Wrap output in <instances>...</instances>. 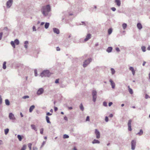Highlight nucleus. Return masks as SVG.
I'll list each match as a JSON object with an SVG mask.
<instances>
[{
    "mask_svg": "<svg viewBox=\"0 0 150 150\" xmlns=\"http://www.w3.org/2000/svg\"><path fill=\"white\" fill-rule=\"evenodd\" d=\"M17 138L19 141H21L22 140V138L21 135H18L17 136Z\"/></svg>",
    "mask_w": 150,
    "mask_h": 150,
    "instance_id": "c85d7f7f",
    "label": "nucleus"
},
{
    "mask_svg": "<svg viewBox=\"0 0 150 150\" xmlns=\"http://www.w3.org/2000/svg\"><path fill=\"white\" fill-rule=\"evenodd\" d=\"M33 31H36V29L35 27V26H33Z\"/></svg>",
    "mask_w": 150,
    "mask_h": 150,
    "instance_id": "603ef678",
    "label": "nucleus"
},
{
    "mask_svg": "<svg viewBox=\"0 0 150 150\" xmlns=\"http://www.w3.org/2000/svg\"><path fill=\"white\" fill-rule=\"evenodd\" d=\"M92 59L91 58H88L87 59L85 60L83 62V67L85 68L91 62Z\"/></svg>",
    "mask_w": 150,
    "mask_h": 150,
    "instance_id": "7ed1b4c3",
    "label": "nucleus"
},
{
    "mask_svg": "<svg viewBox=\"0 0 150 150\" xmlns=\"http://www.w3.org/2000/svg\"><path fill=\"white\" fill-rule=\"evenodd\" d=\"M132 122V120L131 119L129 120L128 123V130L129 131H131L132 129L131 128V123Z\"/></svg>",
    "mask_w": 150,
    "mask_h": 150,
    "instance_id": "6e6552de",
    "label": "nucleus"
},
{
    "mask_svg": "<svg viewBox=\"0 0 150 150\" xmlns=\"http://www.w3.org/2000/svg\"><path fill=\"white\" fill-rule=\"evenodd\" d=\"M35 75V76H36L38 75L37 71L36 70H35L34 71Z\"/></svg>",
    "mask_w": 150,
    "mask_h": 150,
    "instance_id": "37998d69",
    "label": "nucleus"
},
{
    "mask_svg": "<svg viewBox=\"0 0 150 150\" xmlns=\"http://www.w3.org/2000/svg\"><path fill=\"white\" fill-rule=\"evenodd\" d=\"M112 102H110L108 103L109 106H110L112 104Z\"/></svg>",
    "mask_w": 150,
    "mask_h": 150,
    "instance_id": "4d7b16f0",
    "label": "nucleus"
},
{
    "mask_svg": "<svg viewBox=\"0 0 150 150\" xmlns=\"http://www.w3.org/2000/svg\"><path fill=\"white\" fill-rule=\"evenodd\" d=\"M28 146L29 148L30 149H31V146H32V144L31 143H29L28 144Z\"/></svg>",
    "mask_w": 150,
    "mask_h": 150,
    "instance_id": "ea45409f",
    "label": "nucleus"
},
{
    "mask_svg": "<svg viewBox=\"0 0 150 150\" xmlns=\"http://www.w3.org/2000/svg\"><path fill=\"white\" fill-rule=\"evenodd\" d=\"M116 50L117 52H119L120 51V50L118 47H116Z\"/></svg>",
    "mask_w": 150,
    "mask_h": 150,
    "instance_id": "6e6d98bb",
    "label": "nucleus"
},
{
    "mask_svg": "<svg viewBox=\"0 0 150 150\" xmlns=\"http://www.w3.org/2000/svg\"><path fill=\"white\" fill-rule=\"evenodd\" d=\"M112 50V47H108L106 50V51L108 53L110 52Z\"/></svg>",
    "mask_w": 150,
    "mask_h": 150,
    "instance_id": "a211bd4d",
    "label": "nucleus"
},
{
    "mask_svg": "<svg viewBox=\"0 0 150 150\" xmlns=\"http://www.w3.org/2000/svg\"><path fill=\"white\" fill-rule=\"evenodd\" d=\"M64 119L65 120L67 121L68 120V119L67 117L66 116H65L64 117Z\"/></svg>",
    "mask_w": 150,
    "mask_h": 150,
    "instance_id": "e2e57ef3",
    "label": "nucleus"
},
{
    "mask_svg": "<svg viewBox=\"0 0 150 150\" xmlns=\"http://www.w3.org/2000/svg\"><path fill=\"white\" fill-rule=\"evenodd\" d=\"M6 62H4L3 63V68L4 69H5L6 68Z\"/></svg>",
    "mask_w": 150,
    "mask_h": 150,
    "instance_id": "bb28decb",
    "label": "nucleus"
},
{
    "mask_svg": "<svg viewBox=\"0 0 150 150\" xmlns=\"http://www.w3.org/2000/svg\"><path fill=\"white\" fill-rule=\"evenodd\" d=\"M80 108L82 111L83 110L84 108L82 103L80 105Z\"/></svg>",
    "mask_w": 150,
    "mask_h": 150,
    "instance_id": "473e14b6",
    "label": "nucleus"
},
{
    "mask_svg": "<svg viewBox=\"0 0 150 150\" xmlns=\"http://www.w3.org/2000/svg\"><path fill=\"white\" fill-rule=\"evenodd\" d=\"M31 126L32 129L34 130L35 131H37V129L35 125H31Z\"/></svg>",
    "mask_w": 150,
    "mask_h": 150,
    "instance_id": "4be33fe9",
    "label": "nucleus"
},
{
    "mask_svg": "<svg viewBox=\"0 0 150 150\" xmlns=\"http://www.w3.org/2000/svg\"><path fill=\"white\" fill-rule=\"evenodd\" d=\"M91 35L90 34H88L86 36V38L84 39V41H87L89 40L91 38Z\"/></svg>",
    "mask_w": 150,
    "mask_h": 150,
    "instance_id": "9b49d317",
    "label": "nucleus"
},
{
    "mask_svg": "<svg viewBox=\"0 0 150 150\" xmlns=\"http://www.w3.org/2000/svg\"><path fill=\"white\" fill-rule=\"evenodd\" d=\"M141 49L143 52H145L146 51V47L145 46H142L141 47Z\"/></svg>",
    "mask_w": 150,
    "mask_h": 150,
    "instance_id": "e433bc0d",
    "label": "nucleus"
},
{
    "mask_svg": "<svg viewBox=\"0 0 150 150\" xmlns=\"http://www.w3.org/2000/svg\"><path fill=\"white\" fill-rule=\"evenodd\" d=\"M35 106L34 105H32L29 108V112H32L33 110L34 109Z\"/></svg>",
    "mask_w": 150,
    "mask_h": 150,
    "instance_id": "dca6fc26",
    "label": "nucleus"
},
{
    "mask_svg": "<svg viewBox=\"0 0 150 150\" xmlns=\"http://www.w3.org/2000/svg\"><path fill=\"white\" fill-rule=\"evenodd\" d=\"M105 120L106 122H108V117H105Z\"/></svg>",
    "mask_w": 150,
    "mask_h": 150,
    "instance_id": "de8ad7c7",
    "label": "nucleus"
},
{
    "mask_svg": "<svg viewBox=\"0 0 150 150\" xmlns=\"http://www.w3.org/2000/svg\"><path fill=\"white\" fill-rule=\"evenodd\" d=\"M26 147V146L25 145H24L20 150H25Z\"/></svg>",
    "mask_w": 150,
    "mask_h": 150,
    "instance_id": "c9c22d12",
    "label": "nucleus"
},
{
    "mask_svg": "<svg viewBox=\"0 0 150 150\" xmlns=\"http://www.w3.org/2000/svg\"><path fill=\"white\" fill-rule=\"evenodd\" d=\"M89 117L87 116L86 119V121H89Z\"/></svg>",
    "mask_w": 150,
    "mask_h": 150,
    "instance_id": "5fc2aeb1",
    "label": "nucleus"
},
{
    "mask_svg": "<svg viewBox=\"0 0 150 150\" xmlns=\"http://www.w3.org/2000/svg\"><path fill=\"white\" fill-rule=\"evenodd\" d=\"M58 110V108L57 107H54V110L55 111H57Z\"/></svg>",
    "mask_w": 150,
    "mask_h": 150,
    "instance_id": "052dcab7",
    "label": "nucleus"
},
{
    "mask_svg": "<svg viewBox=\"0 0 150 150\" xmlns=\"http://www.w3.org/2000/svg\"><path fill=\"white\" fill-rule=\"evenodd\" d=\"M92 96H95L97 95V92L96 90H93L92 92Z\"/></svg>",
    "mask_w": 150,
    "mask_h": 150,
    "instance_id": "b1692460",
    "label": "nucleus"
},
{
    "mask_svg": "<svg viewBox=\"0 0 150 150\" xmlns=\"http://www.w3.org/2000/svg\"><path fill=\"white\" fill-rule=\"evenodd\" d=\"M128 88L129 92L130 94H132L133 93V91L132 89L130 88L129 86H128Z\"/></svg>",
    "mask_w": 150,
    "mask_h": 150,
    "instance_id": "412c9836",
    "label": "nucleus"
},
{
    "mask_svg": "<svg viewBox=\"0 0 150 150\" xmlns=\"http://www.w3.org/2000/svg\"><path fill=\"white\" fill-rule=\"evenodd\" d=\"M28 42L27 41H26L24 42V47L26 49L28 48V45H27V44H28Z\"/></svg>",
    "mask_w": 150,
    "mask_h": 150,
    "instance_id": "a878e982",
    "label": "nucleus"
},
{
    "mask_svg": "<svg viewBox=\"0 0 150 150\" xmlns=\"http://www.w3.org/2000/svg\"><path fill=\"white\" fill-rule=\"evenodd\" d=\"M29 98V96H25L23 97L22 98L24 99H25Z\"/></svg>",
    "mask_w": 150,
    "mask_h": 150,
    "instance_id": "79ce46f5",
    "label": "nucleus"
},
{
    "mask_svg": "<svg viewBox=\"0 0 150 150\" xmlns=\"http://www.w3.org/2000/svg\"><path fill=\"white\" fill-rule=\"evenodd\" d=\"M8 117L11 120H15L16 118L14 115L11 112L9 114Z\"/></svg>",
    "mask_w": 150,
    "mask_h": 150,
    "instance_id": "1a4fd4ad",
    "label": "nucleus"
},
{
    "mask_svg": "<svg viewBox=\"0 0 150 150\" xmlns=\"http://www.w3.org/2000/svg\"><path fill=\"white\" fill-rule=\"evenodd\" d=\"M50 25V23H46L45 25V28L46 29H47L48 28Z\"/></svg>",
    "mask_w": 150,
    "mask_h": 150,
    "instance_id": "393cba45",
    "label": "nucleus"
},
{
    "mask_svg": "<svg viewBox=\"0 0 150 150\" xmlns=\"http://www.w3.org/2000/svg\"><path fill=\"white\" fill-rule=\"evenodd\" d=\"M56 50L57 51H59L60 50V48L58 47H56Z\"/></svg>",
    "mask_w": 150,
    "mask_h": 150,
    "instance_id": "13d9d810",
    "label": "nucleus"
},
{
    "mask_svg": "<svg viewBox=\"0 0 150 150\" xmlns=\"http://www.w3.org/2000/svg\"><path fill=\"white\" fill-rule=\"evenodd\" d=\"M122 26L124 29H125L127 27V24L126 23H124L122 24Z\"/></svg>",
    "mask_w": 150,
    "mask_h": 150,
    "instance_id": "f704fd0d",
    "label": "nucleus"
},
{
    "mask_svg": "<svg viewBox=\"0 0 150 150\" xmlns=\"http://www.w3.org/2000/svg\"><path fill=\"white\" fill-rule=\"evenodd\" d=\"M45 23L44 22H42L41 23V24H40V25H43Z\"/></svg>",
    "mask_w": 150,
    "mask_h": 150,
    "instance_id": "338daca9",
    "label": "nucleus"
},
{
    "mask_svg": "<svg viewBox=\"0 0 150 150\" xmlns=\"http://www.w3.org/2000/svg\"><path fill=\"white\" fill-rule=\"evenodd\" d=\"M25 66H22V70H24L25 69Z\"/></svg>",
    "mask_w": 150,
    "mask_h": 150,
    "instance_id": "69168bd1",
    "label": "nucleus"
},
{
    "mask_svg": "<svg viewBox=\"0 0 150 150\" xmlns=\"http://www.w3.org/2000/svg\"><path fill=\"white\" fill-rule=\"evenodd\" d=\"M109 81L111 85L112 86V88H114L115 86V83L112 81L111 79L109 80Z\"/></svg>",
    "mask_w": 150,
    "mask_h": 150,
    "instance_id": "9d476101",
    "label": "nucleus"
},
{
    "mask_svg": "<svg viewBox=\"0 0 150 150\" xmlns=\"http://www.w3.org/2000/svg\"><path fill=\"white\" fill-rule=\"evenodd\" d=\"M95 133L96 136V137L97 139H99L100 137V132L97 129H95Z\"/></svg>",
    "mask_w": 150,
    "mask_h": 150,
    "instance_id": "423d86ee",
    "label": "nucleus"
},
{
    "mask_svg": "<svg viewBox=\"0 0 150 150\" xmlns=\"http://www.w3.org/2000/svg\"><path fill=\"white\" fill-rule=\"evenodd\" d=\"M45 144V142L44 141L42 143V145L40 147V148H41L42 147L44 146V145Z\"/></svg>",
    "mask_w": 150,
    "mask_h": 150,
    "instance_id": "c03bdc74",
    "label": "nucleus"
},
{
    "mask_svg": "<svg viewBox=\"0 0 150 150\" xmlns=\"http://www.w3.org/2000/svg\"><path fill=\"white\" fill-rule=\"evenodd\" d=\"M92 143L93 144H99L100 143V141L96 139H94L92 142Z\"/></svg>",
    "mask_w": 150,
    "mask_h": 150,
    "instance_id": "f3484780",
    "label": "nucleus"
},
{
    "mask_svg": "<svg viewBox=\"0 0 150 150\" xmlns=\"http://www.w3.org/2000/svg\"><path fill=\"white\" fill-rule=\"evenodd\" d=\"M143 131L142 129H141L140 130L139 132H138L136 134L137 135H138L139 136H141L143 134Z\"/></svg>",
    "mask_w": 150,
    "mask_h": 150,
    "instance_id": "aec40b11",
    "label": "nucleus"
},
{
    "mask_svg": "<svg viewBox=\"0 0 150 150\" xmlns=\"http://www.w3.org/2000/svg\"><path fill=\"white\" fill-rule=\"evenodd\" d=\"M20 115H21V117H23V114H22V112H20Z\"/></svg>",
    "mask_w": 150,
    "mask_h": 150,
    "instance_id": "0e129e2a",
    "label": "nucleus"
},
{
    "mask_svg": "<svg viewBox=\"0 0 150 150\" xmlns=\"http://www.w3.org/2000/svg\"><path fill=\"white\" fill-rule=\"evenodd\" d=\"M92 97H93V100L94 102H95L96 100V99L97 98V95L95 96H92Z\"/></svg>",
    "mask_w": 150,
    "mask_h": 150,
    "instance_id": "7c9ffc66",
    "label": "nucleus"
},
{
    "mask_svg": "<svg viewBox=\"0 0 150 150\" xmlns=\"http://www.w3.org/2000/svg\"><path fill=\"white\" fill-rule=\"evenodd\" d=\"M112 29L111 28H109L108 30V33L109 35H110L112 33Z\"/></svg>",
    "mask_w": 150,
    "mask_h": 150,
    "instance_id": "72a5a7b5",
    "label": "nucleus"
},
{
    "mask_svg": "<svg viewBox=\"0 0 150 150\" xmlns=\"http://www.w3.org/2000/svg\"><path fill=\"white\" fill-rule=\"evenodd\" d=\"M46 119L47 123H50L51 122L50 121V118L47 116H46Z\"/></svg>",
    "mask_w": 150,
    "mask_h": 150,
    "instance_id": "5701e85b",
    "label": "nucleus"
},
{
    "mask_svg": "<svg viewBox=\"0 0 150 150\" xmlns=\"http://www.w3.org/2000/svg\"><path fill=\"white\" fill-rule=\"evenodd\" d=\"M11 45L13 47V48H15V43L13 41H11Z\"/></svg>",
    "mask_w": 150,
    "mask_h": 150,
    "instance_id": "c756f323",
    "label": "nucleus"
},
{
    "mask_svg": "<svg viewBox=\"0 0 150 150\" xmlns=\"http://www.w3.org/2000/svg\"><path fill=\"white\" fill-rule=\"evenodd\" d=\"M53 30L54 33H56L57 34H59V30L56 28H53Z\"/></svg>",
    "mask_w": 150,
    "mask_h": 150,
    "instance_id": "f8f14e48",
    "label": "nucleus"
},
{
    "mask_svg": "<svg viewBox=\"0 0 150 150\" xmlns=\"http://www.w3.org/2000/svg\"><path fill=\"white\" fill-rule=\"evenodd\" d=\"M2 99L1 98V96L0 95V104H1L2 103Z\"/></svg>",
    "mask_w": 150,
    "mask_h": 150,
    "instance_id": "49530a36",
    "label": "nucleus"
},
{
    "mask_svg": "<svg viewBox=\"0 0 150 150\" xmlns=\"http://www.w3.org/2000/svg\"><path fill=\"white\" fill-rule=\"evenodd\" d=\"M129 69L132 71V74L134 75L135 74V71L133 67H131L129 68Z\"/></svg>",
    "mask_w": 150,
    "mask_h": 150,
    "instance_id": "4468645a",
    "label": "nucleus"
},
{
    "mask_svg": "<svg viewBox=\"0 0 150 150\" xmlns=\"http://www.w3.org/2000/svg\"><path fill=\"white\" fill-rule=\"evenodd\" d=\"M59 82V79H56L55 81V83H58Z\"/></svg>",
    "mask_w": 150,
    "mask_h": 150,
    "instance_id": "3c124183",
    "label": "nucleus"
},
{
    "mask_svg": "<svg viewBox=\"0 0 150 150\" xmlns=\"http://www.w3.org/2000/svg\"><path fill=\"white\" fill-rule=\"evenodd\" d=\"M33 150H37V148L36 147H34L33 148Z\"/></svg>",
    "mask_w": 150,
    "mask_h": 150,
    "instance_id": "774afa93",
    "label": "nucleus"
},
{
    "mask_svg": "<svg viewBox=\"0 0 150 150\" xmlns=\"http://www.w3.org/2000/svg\"><path fill=\"white\" fill-rule=\"evenodd\" d=\"M131 149L132 150H134L135 149L136 145V141L135 140H132L131 142Z\"/></svg>",
    "mask_w": 150,
    "mask_h": 150,
    "instance_id": "20e7f679",
    "label": "nucleus"
},
{
    "mask_svg": "<svg viewBox=\"0 0 150 150\" xmlns=\"http://www.w3.org/2000/svg\"><path fill=\"white\" fill-rule=\"evenodd\" d=\"M115 2L118 6H120L121 2L120 0H115Z\"/></svg>",
    "mask_w": 150,
    "mask_h": 150,
    "instance_id": "2eb2a0df",
    "label": "nucleus"
},
{
    "mask_svg": "<svg viewBox=\"0 0 150 150\" xmlns=\"http://www.w3.org/2000/svg\"><path fill=\"white\" fill-rule=\"evenodd\" d=\"M148 98H149V96L147 94H146L145 96V98L147 99Z\"/></svg>",
    "mask_w": 150,
    "mask_h": 150,
    "instance_id": "bf43d9fd",
    "label": "nucleus"
},
{
    "mask_svg": "<svg viewBox=\"0 0 150 150\" xmlns=\"http://www.w3.org/2000/svg\"><path fill=\"white\" fill-rule=\"evenodd\" d=\"M51 8L49 5H47L45 6H43L42 8L41 11L42 13L44 16H49V13L51 11Z\"/></svg>",
    "mask_w": 150,
    "mask_h": 150,
    "instance_id": "f257e3e1",
    "label": "nucleus"
},
{
    "mask_svg": "<svg viewBox=\"0 0 150 150\" xmlns=\"http://www.w3.org/2000/svg\"><path fill=\"white\" fill-rule=\"evenodd\" d=\"M9 131V129L8 128H7L4 130V133L6 135L8 134Z\"/></svg>",
    "mask_w": 150,
    "mask_h": 150,
    "instance_id": "2f4dec72",
    "label": "nucleus"
},
{
    "mask_svg": "<svg viewBox=\"0 0 150 150\" xmlns=\"http://www.w3.org/2000/svg\"><path fill=\"white\" fill-rule=\"evenodd\" d=\"M103 105L104 106H107V103L105 101L104 102H103Z\"/></svg>",
    "mask_w": 150,
    "mask_h": 150,
    "instance_id": "a18cd8bd",
    "label": "nucleus"
},
{
    "mask_svg": "<svg viewBox=\"0 0 150 150\" xmlns=\"http://www.w3.org/2000/svg\"><path fill=\"white\" fill-rule=\"evenodd\" d=\"M13 3V0H9L6 2V6L7 8H9L12 5Z\"/></svg>",
    "mask_w": 150,
    "mask_h": 150,
    "instance_id": "39448f33",
    "label": "nucleus"
},
{
    "mask_svg": "<svg viewBox=\"0 0 150 150\" xmlns=\"http://www.w3.org/2000/svg\"><path fill=\"white\" fill-rule=\"evenodd\" d=\"M111 9L113 11H115L116 10V8L114 7L111 8Z\"/></svg>",
    "mask_w": 150,
    "mask_h": 150,
    "instance_id": "09e8293b",
    "label": "nucleus"
},
{
    "mask_svg": "<svg viewBox=\"0 0 150 150\" xmlns=\"http://www.w3.org/2000/svg\"><path fill=\"white\" fill-rule=\"evenodd\" d=\"M52 115V113H50V112H47V113H46V115H47V116H50V115Z\"/></svg>",
    "mask_w": 150,
    "mask_h": 150,
    "instance_id": "864d4df0",
    "label": "nucleus"
},
{
    "mask_svg": "<svg viewBox=\"0 0 150 150\" xmlns=\"http://www.w3.org/2000/svg\"><path fill=\"white\" fill-rule=\"evenodd\" d=\"M44 129L43 128H41L40 130V133L41 134H42L43 132Z\"/></svg>",
    "mask_w": 150,
    "mask_h": 150,
    "instance_id": "a19ab883",
    "label": "nucleus"
},
{
    "mask_svg": "<svg viewBox=\"0 0 150 150\" xmlns=\"http://www.w3.org/2000/svg\"><path fill=\"white\" fill-rule=\"evenodd\" d=\"M137 27L138 29L140 30L142 28V26L141 24L140 23H137Z\"/></svg>",
    "mask_w": 150,
    "mask_h": 150,
    "instance_id": "ddd939ff",
    "label": "nucleus"
},
{
    "mask_svg": "<svg viewBox=\"0 0 150 150\" xmlns=\"http://www.w3.org/2000/svg\"><path fill=\"white\" fill-rule=\"evenodd\" d=\"M69 136L67 135V134H65L64 135H63V138L64 139H67V138H69Z\"/></svg>",
    "mask_w": 150,
    "mask_h": 150,
    "instance_id": "58836bf2",
    "label": "nucleus"
},
{
    "mask_svg": "<svg viewBox=\"0 0 150 150\" xmlns=\"http://www.w3.org/2000/svg\"><path fill=\"white\" fill-rule=\"evenodd\" d=\"M5 103L6 105L8 106L10 105V102L8 99H6L5 100Z\"/></svg>",
    "mask_w": 150,
    "mask_h": 150,
    "instance_id": "6ab92c4d",
    "label": "nucleus"
},
{
    "mask_svg": "<svg viewBox=\"0 0 150 150\" xmlns=\"http://www.w3.org/2000/svg\"><path fill=\"white\" fill-rule=\"evenodd\" d=\"M111 71L112 74V75L114 74L115 73V71L114 69L112 68H111Z\"/></svg>",
    "mask_w": 150,
    "mask_h": 150,
    "instance_id": "4c0bfd02",
    "label": "nucleus"
},
{
    "mask_svg": "<svg viewBox=\"0 0 150 150\" xmlns=\"http://www.w3.org/2000/svg\"><path fill=\"white\" fill-rule=\"evenodd\" d=\"M113 116V115L112 114H110L109 115V117H112Z\"/></svg>",
    "mask_w": 150,
    "mask_h": 150,
    "instance_id": "680f3d73",
    "label": "nucleus"
},
{
    "mask_svg": "<svg viewBox=\"0 0 150 150\" xmlns=\"http://www.w3.org/2000/svg\"><path fill=\"white\" fill-rule=\"evenodd\" d=\"M50 74L51 73L48 70H45L40 74V76L42 77L43 76L49 77Z\"/></svg>",
    "mask_w": 150,
    "mask_h": 150,
    "instance_id": "f03ea898",
    "label": "nucleus"
},
{
    "mask_svg": "<svg viewBox=\"0 0 150 150\" xmlns=\"http://www.w3.org/2000/svg\"><path fill=\"white\" fill-rule=\"evenodd\" d=\"M3 33L2 32H1L0 33V40L1 39Z\"/></svg>",
    "mask_w": 150,
    "mask_h": 150,
    "instance_id": "8fccbe9b",
    "label": "nucleus"
},
{
    "mask_svg": "<svg viewBox=\"0 0 150 150\" xmlns=\"http://www.w3.org/2000/svg\"><path fill=\"white\" fill-rule=\"evenodd\" d=\"M14 42L16 45H18L19 43V40L17 39H15L14 41Z\"/></svg>",
    "mask_w": 150,
    "mask_h": 150,
    "instance_id": "cd10ccee",
    "label": "nucleus"
},
{
    "mask_svg": "<svg viewBox=\"0 0 150 150\" xmlns=\"http://www.w3.org/2000/svg\"><path fill=\"white\" fill-rule=\"evenodd\" d=\"M44 92V89L43 88H40L37 91V94L38 95L42 94Z\"/></svg>",
    "mask_w": 150,
    "mask_h": 150,
    "instance_id": "0eeeda50",
    "label": "nucleus"
}]
</instances>
